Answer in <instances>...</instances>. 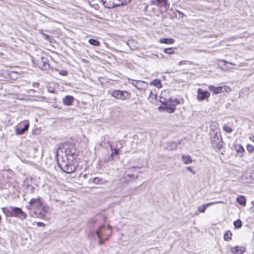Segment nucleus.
<instances>
[{"instance_id":"5701e85b","label":"nucleus","mask_w":254,"mask_h":254,"mask_svg":"<svg viewBox=\"0 0 254 254\" xmlns=\"http://www.w3.org/2000/svg\"><path fill=\"white\" fill-rule=\"evenodd\" d=\"M237 201L238 203L242 205H245L246 203V199L245 197L243 195L238 196L237 197Z\"/></svg>"},{"instance_id":"a211bd4d","label":"nucleus","mask_w":254,"mask_h":254,"mask_svg":"<svg viewBox=\"0 0 254 254\" xmlns=\"http://www.w3.org/2000/svg\"><path fill=\"white\" fill-rule=\"evenodd\" d=\"M89 183H94L97 185H102L104 183L105 181L103 179L99 177L91 178L89 180Z\"/></svg>"},{"instance_id":"1a4fd4ad","label":"nucleus","mask_w":254,"mask_h":254,"mask_svg":"<svg viewBox=\"0 0 254 254\" xmlns=\"http://www.w3.org/2000/svg\"><path fill=\"white\" fill-rule=\"evenodd\" d=\"M210 94L207 91H204L201 88H198L197 91V98L198 101H202L208 99Z\"/></svg>"},{"instance_id":"f704fd0d","label":"nucleus","mask_w":254,"mask_h":254,"mask_svg":"<svg viewBox=\"0 0 254 254\" xmlns=\"http://www.w3.org/2000/svg\"><path fill=\"white\" fill-rule=\"evenodd\" d=\"M67 73H68L67 71L65 70H62L60 71V74L63 76L67 75Z\"/></svg>"},{"instance_id":"6ab92c4d","label":"nucleus","mask_w":254,"mask_h":254,"mask_svg":"<svg viewBox=\"0 0 254 254\" xmlns=\"http://www.w3.org/2000/svg\"><path fill=\"white\" fill-rule=\"evenodd\" d=\"M13 206L2 208V210L6 217H12Z\"/></svg>"},{"instance_id":"393cba45","label":"nucleus","mask_w":254,"mask_h":254,"mask_svg":"<svg viewBox=\"0 0 254 254\" xmlns=\"http://www.w3.org/2000/svg\"><path fill=\"white\" fill-rule=\"evenodd\" d=\"M103 229H105V227L104 226H101L100 227V228L98 230L96 231V234H97L98 238L100 240V241H99V244L100 245L103 244V242H104L103 240H102L101 239V236H100V233L102 232Z\"/></svg>"},{"instance_id":"49530a36","label":"nucleus","mask_w":254,"mask_h":254,"mask_svg":"<svg viewBox=\"0 0 254 254\" xmlns=\"http://www.w3.org/2000/svg\"><path fill=\"white\" fill-rule=\"evenodd\" d=\"M151 94H152V91H150V93H149V97L151 96Z\"/></svg>"},{"instance_id":"bb28decb","label":"nucleus","mask_w":254,"mask_h":254,"mask_svg":"<svg viewBox=\"0 0 254 254\" xmlns=\"http://www.w3.org/2000/svg\"><path fill=\"white\" fill-rule=\"evenodd\" d=\"M88 42L90 44L95 46H98L100 45L99 41L94 39H89Z\"/></svg>"},{"instance_id":"7c9ffc66","label":"nucleus","mask_w":254,"mask_h":254,"mask_svg":"<svg viewBox=\"0 0 254 254\" xmlns=\"http://www.w3.org/2000/svg\"><path fill=\"white\" fill-rule=\"evenodd\" d=\"M235 149L238 153H242L244 151L243 146L239 144L235 146Z\"/></svg>"},{"instance_id":"a18cd8bd","label":"nucleus","mask_w":254,"mask_h":254,"mask_svg":"<svg viewBox=\"0 0 254 254\" xmlns=\"http://www.w3.org/2000/svg\"><path fill=\"white\" fill-rule=\"evenodd\" d=\"M48 92H50V93H54L55 91H54V89H48Z\"/></svg>"},{"instance_id":"aec40b11","label":"nucleus","mask_w":254,"mask_h":254,"mask_svg":"<svg viewBox=\"0 0 254 254\" xmlns=\"http://www.w3.org/2000/svg\"><path fill=\"white\" fill-rule=\"evenodd\" d=\"M73 97L72 96H66L63 100V103L66 106H70L72 105L73 101Z\"/></svg>"},{"instance_id":"79ce46f5","label":"nucleus","mask_w":254,"mask_h":254,"mask_svg":"<svg viewBox=\"0 0 254 254\" xmlns=\"http://www.w3.org/2000/svg\"><path fill=\"white\" fill-rule=\"evenodd\" d=\"M113 155H112V154L110 155V156L109 157V158L108 159V161L113 160Z\"/></svg>"},{"instance_id":"3c124183","label":"nucleus","mask_w":254,"mask_h":254,"mask_svg":"<svg viewBox=\"0 0 254 254\" xmlns=\"http://www.w3.org/2000/svg\"><path fill=\"white\" fill-rule=\"evenodd\" d=\"M252 137L254 138V135H253V136H252L250 137V138L251 139Z\"/></svg>"},{"instance_id":"37998d69","label":"nucleus","mask_w":254,"mask_h":254,"mask_svg":"<svg viewBox=\"0 0 254 254\" xmlns=\"http://www.w3.org/2000/svg\"><path fill=\"white\" fill-rule=\"evenodd\" d=\"M33 86L34 87H38L39 86V83L38 82L33 83Z\"/></svg>"},{"instance_id":"09e8293b","label":"nucleus","mask_w":254,"mask_h":254,"mask_svg":"<svg viewBox=\"0 0 254 254\" xmlns=\"http://www.w3.org/2000/svg\"><path fill=\"white\" fill-rule=\"evenodd\" d=\"M108 227H109V230H111V227L110 226H109Z\"/></svg>"},{"instance_id":"a878e982","label":"nucleus","mask_w":254,"mask_h":254,"mask_svg":"<svg viewBox=\"0 0 254 254\" xmlns=\"http://www.w3.org/2000/svg\"><path fill=\"white\" fill-rule=\"evenodd\" d=\"M232 236V232L228 230L224 234V239L225 240V241H229L231 240Z\"/></svg>"},{"instance_id":"c9c22d12","label":"nucleus","mask_w":254,"mask_h":254,"mask_svg":"<svg viewBox=\"0 0 254 254\" xmlns=\"http://www.w3.org/2000/svg\"><path fill=\"white\" fill-rule=\"evenodd\" d=\"M119 151L118 149H114V151H112L111 154L112 155H118L119 154Z\"/></svg>"},{"instance_id":"ea45409f","label":"nucleus","mask_w":254,"mask_h":254,"mask_svg":"<svg viewBox=\"0 0 254 254\" xmlns=\"http://www.w3.org/2000/svg\"><path fill=\"white\" fill-rule=\"evenodd\" d=\"M168 100L165 98H163L162 97H161L160 98V102L163 104V101H166Z\"/></svg>"},{"instance_id":"c03bdc74","label":"nucleus","mask_w":254,"mask_h":254,"mask_svg":"<svg viewBox=\"0 0 254 254\" xmlns=\"http://www.w3.org/2000/svg\"><path fill=\"white\" fill-rule=\"evenodd\" d=\"M131 80L133 81L132 82L130 83L132 85H133L134 86H135V81L136 80H134L133 79H131Z\"/></svg>"},{"instance_id":"f257e3e1","label":"nucleus","mask_w":254,"mask_h":254,"mask_svg":"<svg viewBox=\"0 0 254 254\" xmlns=\"http://www.w3.org/2000/svg\"><path fill=\"white\" fill-rule=\"evenodd\" d=\"M26 208L31 217L40 219H45L49 212V207L43 204L40 197L31 198Z\"/></svg>"},{"instance_id":"20e7f679","label":"nucleus","mask_w":254,"mask_h":254,"mask_svg":"<svg viewBox=\"0 0 254 254\" xmlns=\"http://www.w3.org/2000/svg\"><path fill=\"white\" fill-rule=\"evenodd\" d=\"M180 103L181 102L179 99L170 98L166 101H163L162 108L168 113H173L176 109V106Z\"/></svg>"},{"instance_id":"cd10ccee","label":"nucleus","mask_w":254,"mask_h":254,"mask_svg":"<svg viewBox=\"0 0 254 254\" xmlns=\"http://www.w3.org/2000/svg\"><path fill=\"white\" fill-rule=\"evenodd\" d=\"M223 130L227 133H230L233 131V129L229 127L227 124H224L223 126Z\"/></svg>"},{"instance_id":"a19ab883","label":"nucleus","mask_w":254,"mask_h":254,"mask_svg":"<svg viewBox=\"0 0 254 254\" xmlns=\"http://www.w3.org/2000/svg\"><path fill=\"white\" fill-rule=\"evenodd\" d=\"M177 11L179 14V15L181 16L182 17H183L185 15V14L180 11L177 10Z\"/></svg>"},{"instance_id":"c756f323","label":"nucleus","mask_w":254,"mask_h":254,"mask_svg":"<svg viewBox=\"0 0 254 254\" xmlns=\"http://www.w3.org/2000/svg\"><path fill=\"white\" fill-rule=\"evenodd\" d=\"M234 226L235 228L239 229L242 227V224L240 219H237L233 223Z\"/></svg>"},{"instance_id":"f3484780","label":"nucleus","mask_w":254,"mask_h":254,"mask_svg":"<svg viewBox=\"0 0 254 254\" xmlns=\"http://www.w3.org/2000/svg\"><path fill=\"white\" fill-rule=\"evenodd\" d=\"M231 252L233 254H243L245 252V248L240 246L231 247Z\"/></svg>"},{"instance_id":"7ed1b4c3","label":"nucleus","mask_w":254,"mask_h":254,"mask_svg":"<svg viewBox=\"0 0 254 254\" xmlns=\"http://www.w3.org/2000/svg\"><path fill=\"white\" fill-rule=\"evenodd\" d=\"M211 141L213 148L215 150H220L223 146L224 142L219 131H215L212 129L210 131Z\"/></svg>"},{"instance_id":"603ef678","label":"nucleus","mask_w":254,"mask_h":254,"mask_svg":"<svg viewBox=\"0 0 254 254\" xmlns=\"http://www.w3.org/2000/svg\"><path fill=\"white\" fill-rule=\"evenodd\" d=\"M111 148L112 150H113V148H112V146H111Z\"/></svg>"},{"instance_id":"864d4df0","label":"nucleus","mask_w":254,"mask_h":254,"mask_svg":"<svg viewBox=\"0 0 254 254\" xmlns=\"http://www.w3.org/2000/svg\"><path fill=\"white\" fill-rule=\"evenodd\" d=\"M0 1H2L3 0H0Z\"/></svg>"},{"instance_id":"4be33fe9","label":"nucleus","mask_w":254,"mask_h":254,"mask_svg":"<svg viewBox=\"0 0 254 254\" xmlns=\"http://www.w3.org/2000/svg\"><path fill=\"white\" fill-rule=\"evenodd\" d=\"M150 84L154 85L158 88H160L162 86V85L161 83V80L158 78L154 79L150 82Z\"/></svg>"},{"instance_id":"72a5a7b5","label":"nucleus","mask_w":254,"mask_h":254,"mask_svg":"<svg viewBox=\"0 0 254 254\" xmlns=\"http://www.w3.org/2000/svg\"><path fill=\"white\" fill-rule=\"evenodd\" d=\"M223 90H224V92H229L230 91H231V88L227 86H222Z\"/></svg>"},{"instance_id":"0eeeda50","label":"nucleus","mask_w":254,"mask_h":254,"mask_svg":"<svg viewBox=\"0 0 254 254\" xmlns=\"http://www.w3.org/2000/svg\"><path fill=\"white\" fill-rule=\"evenodd\" d=\"M12 217H17L21 220H24L27 218V214L21 208L13 207Z\"/></svg>"},{"instance_id":"6e6552de","label":"nucleus","mask_w":254,"mask_h":254,"mask_svg":"<svg viewBox=\"0 0 254 254\" xmlns=\"http://www.w3.org/2000/svg\"><path fill=\"white\" fill-rule=\"evenodd\" d=\"M29 124L21 123L19 124L15 128V134L16 135H22L28 130Z\"/></svg>"},{"instance_id":"412c9836","label":"nucleus","mask_w":254,"mask_h":254,"mask_svg":"<svg viewBox=\"0 0 254 254\" xmlns=\"http://www.w3.org/2000/svg\"><path fill=\"white\" fill-rule=\"evenodd\" d=\"M159 42L161 43H164V44H172L174 43L175 40L173 38H163L160 39Z\"/></svg>"},{"instance_id":"9d476101","label":"nucleus","mask_w":254,"mask_h":254,"mask_svg":"<svg viewBox=\"0 0 254 254\" xmlns=\"http://www.w3.org/2000/svg\"><path fill=\"white\" fill-rule=\"evenodd\" d=\"M151 4L159 7H163L165 8H168L169 4L168 0H151Z\"/></svg>"},{"instance_id":"423d86ee","label":"nucleus","mask_w":254,"mask_h":254,"mask_svg":"<svg viewBox=\"0 0 254 254\" xmlns=\"http://www.w3.org/2000/svg\"><path fill=\"white\" fill-rule=\"evenodd\" d=\"M64 157L71 156L73 157H77V155L76 154V149L73 144L68 142L65 143L64 144Z\"/></svg>"},{"instance_id":"473e14b6","label":"nucleus","mask_w":254,"mask_h":254,"mask_svg":"<svg viewBox=\"0 0 254 254\" xmlns=\"http://www.w3.org/2000/svg\"><path fill=\"white\" fill-rule=\"evenodd\" d=\"M187 63H188L189 64H192L191 62L188 61H182L179 63V65H182L183 64H185Z\"/></svg>"},{"instance_id":"ddd939ff","label":"nucleus","mask_w":254,"mask_h":254,"mask_svg":"<svg viewBox=\"0 0 254 254\" xmlns=\"http://www.w3.org/2000/svg\"><path fill=\"white\" fill-rule=\"evenodd\" d=\"M131 0H112V7H116L125 5L129 3Z\"/></svg>"},{"instance_id":"f8f14e48","label":"nucleus","mask_w":254,"mask_h":254,"mask_svg":"<svg viewBox=\"0 0 254 254\" xmlns=\"http://www.w3.org/2000/svg\"><path fill=\"white\" fill-rule=\"evenodd\" d=\"M223 203V201H214L211 202L209 203L204 204L203 205L200 206L198 208V211L201 213H204L206 210V209L209 206L215 204Z\"/></svg>"},{"instance_id":"2eb2a0df","label":"nucleus","mask_w":254,"mask_h":254,"mask_svg":"<svg viewBox=\"0 0 254 254\" xmlns=\"http://www.w3.org/2000/svg\"><path fill=\"white\" fill-rule=\"evenodd\" d=\"M208 89L210 91L213 92L214 94H217L224 92L222 86L215 87L213 85H209Z\"/></svg>"},{"instance_id":"f03ea898","label":"nucleus","mask_w":254,"mask_h":254,"mask_svg":"<svg viewBox=\"0 0 254 254\" xmlns=\"http://www.w3.org/2000/svg\"><path fill=\"white\" fill-rule=\"evenodd\" d=\"M76 158L71 156L62 157L61 162L58 161V166L64 172L68 174L71 173L76 169V166L73 163V160Z\"/></svg>"},{"instance_id":"4c0bfd02","label":"nucleus","mask_w":254,"mask_h":254,"mask_svg":"<svg viewBox=\"0 0 254 254\" xmlns=\"http://www.w3.org/2000/svg\"><path fill=\"white\" fill-rule=\"evenodd\" d=\"M187 169L191 173H192L193 174H195V172L192 170L191 167H187Z\"/></svg>"},{"instance_id":"de8ad7c7","label":"nucleus","mask_w":254,"mask_h":254,"mask_svg":"<svg viewBox=\"0 0 254 254\" xmlns=\"http://www.w3.org/2000/svg\"><path fill=\"white\" fill-rule=\"evenodd\" d=\"M127 176L129 177H132V175H127Z\"/></svg>"},{"instance_id":"b1692460","label":"nucleus","mask_w":254,"mask_h":254,"mask_svg":"<svg viewBox=\"0 0 254 254\" xmlns=\"http://www.w3.org/2000/svg\"><path fill=\"white\" fill-rule=\"evenodd\" d=\"M182 160L185 164H190L192 162V159L190 155H183L182 156Z\"/></svg>"},{"instance_id":"8fccbe9b","label":"nucleus","mask_w":254,"mask_h":254,"mask_svg":"<svg viewBox=\"0 0 254 254\" xmlns=\"http://www.w3.org/2000/svg\"><path fill=\"white\" fill-rule=\"evenodd\" d=\"M30 90H31V91H34V92L35 91V90H33V89H31Z\"/></svg>"},{"instance_id":"2f4dec72","label":"nucleus","mask_w":254,"mask_h":254,"mask_svg":"<svg viewBox=\"0 0 254 254\" xmlns=\"http://www.w3.org/2000/svg\"><path fill=\"white\" fill-rule=\"evenodd\" d=\"M247 150L249 153H252L254 150V147L250 144H248L247 146Z\"/></svg>"},{"instance_id":"e433bc0d","label":"nucleus","mask_w":254,"mask_h":254,"mask_svg":"<svg viewBox=\"0 0 254 254\" xmlns=\"http://www.w3.org/2000/svg\"><path fill=\"white\" fill-rule=\"evenodd\" d=\"M28 187L30 188V192L31 193H33L34 191V190H35V188L31 185H28Z\"/></svg>"},{"instance_id":"39448f33","label":"nucleus","mask_w":254,"mask_h":254,"mask_svg":"<svg viewBox=\"0 0 254 254\" xmlns=\"http://www.w3.org/2000/svg\"><path fill=\"white\" fill-rule=\"evenodd\" d=\"M108 94L117 100L125 101L130 98V94L127 91L120 90H110Z\"/></svg>"},{"instance_id":"4468645a","label":"nucleus","mask_w":254,"mask_h":254,"mask_svg":"<svg viewBox=\"0 0 254 254\" xmlns=\"http://www.w3.org/2000/svg\"><path fill=\"white\" fill-rule=\"evenodd\" d=\"M147 85V83L144 81L140 80L135 81V87L138 90H145Z\"/></svg>"},{"instance_id":"c85d7f7f","label":"nucleus","mask_w":254,"mask_h":254,"mask_svg":"<svg viewBox=\"0 0 254 254\" xmlns=\"http://www.w3.org/2000/svg\"><path fill=\"white\" fill-rule=\"evenodd\" d=\"M163 52L164 53L168 55H172L175 53V51L173 48H165Z\"/></svg>"},{"instance_id":"9b49d317","label":"nucleus","mask_w":254,"mask_h":254,"mask_svg":"<svg viewBox=\"0 0 254 254\" xmlns=\"http://www.w3.org/2000/svg\"><path fill=\"white\" fill-rule=\"evenodd\" d=\"M48 61L46 57H41L40 60L38 61V63L42 69L47 70L50 68V65L48 63Z\"/></svg>"},{"instance_id":"dca6fc26","label":"nucleus","mask_w":254,"mask_h":254,"mask_svg":"<svg viewBox=\"0 0 254 254\" xmlns=\"http://www.w3.org/2000/svg\"><path fill=\"white\" fill-rule=\"evenodd\" d=\"M181 143V140H178V142H171L168 143L166 149L169 151L176 149L179 144Z\"/></svg>"},{"instance_id":"58836bf2","label":"nucleus","mask_w":254,"mask_h":254,"mask_svg":"<svg viewBox=\"0 0 254 254\" xmlns=\"http://www.w3.org/2000/svg\"><path fill=\"white\" fill-rule=\"evenodd\" d=\"M37 225L39 227H44L45 226V224L43 222H37Z\"/></svg>"}]
</instances>
